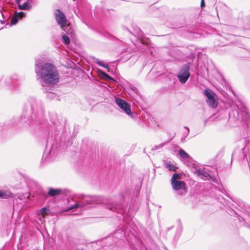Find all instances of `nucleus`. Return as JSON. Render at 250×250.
Instances as JSON below:
<instances>
[{
    "instance_id": "obj_11",
    "label": "nucleus",
    "mask_w": 250,
    "mask_h": 250,
    "mask_svg": "<svg viewBox=\"0 0 250 250\" xmlns=\"http://www.w3.org/2000/svg\"><path fill=\"white\" fill-rule=\"evenodd\" d=\"M107 208L112 211H116L119 213H123V206L121 204L112 205L107 206Z\"/></svg>"
},
{
    "instance_id": "obj_27",
    "label": "nucleus",
    "mask_w": 250,
    "mask_h": 250,
    "mask_svg": "<svg viewBox=\"0 0 250 250\" xmlns=\"http://www.w3.org/2000/svg\"><path fill=\"white\" fill-rule=\"evenodd\" d=\"M206 122H207V121H205V125H206Z\"/></svg>"
},
{
    "instance_id": "obj_5",
    "label": "nucleus",
    "mask_w": 250,
    "mask_h": 250,
    "mask_svg": "<svg viewBox=\"0 0 250 250\" xmlns=\"http://www.w3.org/2000/svg\"><path fill=\"white\" fill-rule=\"evenodd\" d=\"M189 70V66L187 64H184L180 69L177 77L181 83H185L188 80L190 76Z\"/></svg>"
},
{
    "instance_id": "obj_24",
    "label": "nucleus",
    "mask_w": 250,
    "mask_h": 250,
    "mask_svg": "<svg viewBox=\"0 0 250 250\" xmlns=\"http://www.w3.org/2000/svg\"><path fill=\"white\" fill-rule=\"evenodd\" d=\"M15 15L18 17L19 19H21L25 16V14L23 12L16 13Z\"/></svg>"
},
{
    "instance_id": "obj_13",
    "label": "nucleus",
    "mask_w": 250,
    "mask_h": 250,
    "mask_svg": "<svg viewBox=\"0 0 250 250\" xmlns=\"http://www.w3.org/2000/svg\"><path fill=\"white\" fill-rule=\"evenodd\" d=\"M204 93L207 98V100H210L216 97L214 92L209 88L205 89Z\"/></svg>"
},
{
    "instance_id": "obj_3",
    "label": "nucleus",
    "mask_w": 250,
    "mask_h": 250,
    "mask_svg": "<svg viewBox=\"0 0 250 250\" xmlns=\"http://www.w3.org/2000/svg\"><path fill=\"white\" fill-rule=\"evenodd\" d=\"M30 104L32 111V119L37 121L42 118L44 112L41 104L35 99H32L30 101Z\"/></svg>"
},
{
    "instance_id": "obj_7",
    "label": "nucleus",
    "mask_w": 250,
    "mask_h": 250,
    "mask_svg": "<svg viewBox=\"0 0 250 250\" xmlns=\"http://www.w3.org/2000/svg\"><path fill=\"white\" fill-rule=\"evenodd\" d=\"M172 187L173 189L180 191L178 194L180 195H185L187 191L185 188V183L182 181H175L174 182H171Z\"/></svg>"
},
{
    "instance_id": "obj_4",
    "label": "nucleus",
    "mask_w": 250,
    "mask_h": 250,
    "mask_svg": "<svg viewBox=\"0 0 250 250\" xmlns=\"http://www.w3.org/2000/svg\"><path fill=\"white\" fill-rule=\"evenodd\" d=\"M232 116L234 118L238 121H247L249 118L247 109L245 107L237 108L233 110L230 115V119L232 118Z\"/></svg>"
},
{
    "instance_id": "obj_20",
    "label": "nucleus",
    "mask_w": 250,
    "mask_h": 250,
    "mask_svg": "<svg viewBox=\"0 0 250 250\" xmlns=\"http://www.w3.org/2000/svg\"><path fill=\"white\" fill-rule=\"evenodd\" d=\"M181 175L178 173H175L172 175L171 178V182H174L178 181L177 179L180 178Z\"/></svg>"
},
{
    "instance_id": "obj_17",
    "label": "nucleus",
    "mask_w": 250,
    "mask_h": 250,
    "mask_svg": "<svg viewBox=\"0 0 250 250\" xmlns=\"http://www.w3.org/2000/svg\"><path fill=\"white\" fill-rule=\"evenodd\" d=\"M179 153L180 156L182 158L186 159V158H188L189 157V155L182 149H180L179 150Z\"/></svg>"
},
{
    "instance_id": "obj_23",
    "label": "nucleus",
    "mask_w": 250,
    "mask_h": 250,
    "mask_svg": "<svg viewBox=\"0 0 250 250\" xmlns=\"http://www.w3.org/2000/svg\"><path fill=\"white\" fill-rule=\"evenodd\" d=\"M166 143H162L158 146H155L154 148H152V150H157L162 148L165 145Z\"/></svg>"
},
{
    "instance_id": "obj_25",
    "label": "nucleus",
    "mask_w": 250,
    "mask_h": 250,
    "mask_svg": "<svg viewBox=\"0 0 250 250\" xmlns=\"http://www.w3.org/2000/svg\"><path fill=\"white\" fill-rule=\"evenodd\" d=\"M103 75L105 78H106L107 79L111 80L113 81L114 80L110 76H109L105 73H103Z\"/></svg>"
},
{
    "instance_id": "obj_14",
    "label": "nucleus",
    "mask_w": 250,
    "mask_h": 250,
    "mask_svg": "<svg viewBox=\"0 0 250 250\" xmlns=\"http://www.w3.org/2000/svg\"><path fill=\"white\" fill-rule=\"evenodd\" d=\"M207 102L208 105L213 108H215L217 106L218 102L216 97L210 100H207Z\"/></svg>"
},
{
    "instance_id": "obj_18",
    "label": "nucleus",
    "mask_w": 250,
    "mask_h": 250,
    "mask_svg": "<svg viewBox=\"0 0 250 250\" xmlns=\"http://www.w3.org/2000/svg\"><path fill=\"white\" fill-rule=\"evenodd\" d=\"M48 211L46 208H43L39 211V214L42 215L43 217H44L45 215L48 214Z\"/></svg>"
},
{
    "instance_id": "obj_1",
    "label": "nucleus",
    "mask_w": 250,
    "mask_h": 250,
    "mask_svg": "<svg viewBox=\"0 0 250 250\" xmlns=\"http://www.w3.org/2000/svg\"><path fill=\"white\" fill-rule=\"evenodd\" d=\"M35 71L37 79L40 80L42 86H52L60 81L58 71L55 65L51 63H42L41 61H37Z\"/></svg>"
},
{
    "instance_id": "obj_16",
    "label": "nucleus",
    "mask_w": 250,
    "mask_h": 250,
    "mask_svg": "<svg viewBox=\"0 0 250 250\" xmlns=\"http://www.w3.org/2000/svg\"><path fill=\"white\" fill-rule=\"evenodd\" d=\"M166 167L168 168L169 170L175 171H176V169L178 168V167L174 166L173 164H170V163H168L167 162L165 163Z\"/></svg>"
},
{
    "instance_id": "obj_9",
    "label": "nucleus",
    "mask_w": 250,
    "mask_h": 250,
    "mask_svg": "<svg viewBox=\"0 0 250 250\" xmlns=\"http://www.w3.org/2000/svg\"><path fill=\"white\" fill-rule=\"evenodd\" d=\"M195 173L204 180H209L212 179V176L209 173L208 169L205 167L196 169Z\"/></svg>"
},
{
    "instance_id": "obj_22",
    "label": "nucleus",
    "mask_w": 250,
    "mask_h": 250,
    "mask_svg": "<svg viewBox=\"0 0 250 250\" xmlns=\"http://www.w3.org/2000/svg\"><path fill=\"white\" fill-rule=\"evenodd\" d=\"M96 63L99 65V66H102L104 68H108V66L107 64H104V63H102V62L100 61L99 60H97V61H96Z\"/></svg>"
},
{
    "instance_id": "obj_12",
    "label": "nucleus",
    "mask_w": 250,
    "mask_h": 250,
    "mask_svg": "<svg viewBox=\"0 0 250 250\" xmlns=\"http://www.w3.org/2000/svg\"><path fill=\"white\" fill-rule=\"evenodd\" d=\"M14 194L8 190L2 191L0 190V198L7 199L8 198H13Z\"/></svg>"
},
{
    "instance_id": "obj_28",
    "label": "nucleus",
    "mask_w": 250,
    "mask_h": 250,
    "mask_svg": "<svg viewBox=\"0 0 250 250\" xmlns=\"http://www.w3.org/2000/svg\"><path fill=\"white\" fill-rule=\"evenodd\" d=\"M189 129L188 128V133H189Z\"/></svg>"
},
{
    "instance_id": "obj_8",
    "label": "nucleus",
    "mask_w": 250,
    "mask_h": 250,
    "mask_svg": "<svg viewBox=\"0 0 250 250\" xmlns=\"http://www.w3.org/2000/svg\"><path fill=\"white\" fill-rule=\"evenodd\" d=\"M55 19L61 28H63L67 24V19L65 15L60 10L57 9L55 12Z\"/></svg>"
},
{
    "instance_id": "obj_6",
    "label": "nucleus",
    "mask_w": 250,
    "mask_h": 250,
    "mask_svg": "<svg viewBox=\"0 0 250 250\" xmlns=\"http://www.w3.org/2000/svg\"><path fill=\"white\" fill-rule=\"evenodd\" d=\"M115 102L119 107L129 116H132V113L130 105L124 100L116 97Z\"/></svg>"
},
{
    "instance_id": "obj_2",
    "label": "nucleus",
    "mask_w": 250,
    "mask_h": 250,
    "mask_svg": "<svg viewBox=\"0 0 250 250\" xmlns=\"http://www.w3.org/2000/svg\"><path fill=\"white\" fill-rule=\"evenodd\" d=\"M76 199L78 200L75 201V203L74 204H72L74 202L73 199L68 200L69 210L78 207L86 208L88 205L99 204L101 202L100 198L97 196L79 195L77 197H75V199Z\"/></svg>"
},
{
    "instance_id": "obj_26",
    "label": "nucleus",
    "mask_w": 250,
    "mask_h": 250,
    "mask_svg": "<svg viewBox=\"0 0 250 250\" xmlns=\"http://www.w3.org/2000/svg\"><path fill=\"white\" fill-rule=\"evenodd\" d=\"M205 2H204V0H201V7H205Z\"/></svg>"
},
{
    "instance_id": "obj_21",
    "label": "nucleus",
    "mask_w": 250,
    "mask_h": 250,
    "mask_svg": "<svg viewBox=\"0 0 250 250\" xmlns=\"http://www.w3.org/2000/svg\"><path fill=\"white\" fill-rule=\"evenodd\" d=\"M62 38L64 43L66 44H69L70 43V39L67 36L64 35H63Z\"/></svg>"
},
{
    "instance_id": "obj_15",
    "label": "nucleus",
    "mask_w": 250,
    "mask_h": 250,
    "mask_svg": "<svg viewBox=\"0 0 250 250\" xmlns=\"http://www.w3.org/2000/svg\"><path fill=\"white\" fill-rule=\"evenodd\" d=\"M61 190L60 189H53L50 188L48 194L50 196H54L58 195L61 193Z\"/></svg>"
},
{
    "instance_id": "obj_10",
    "label": "nucleus",
    "mask_w": 250,
    "mask_h": 250,
    "mask_svg": "<svg viewBox=\"0 0 250 250\" xmlns=\"http://www.w3.org/2000/svg\"><path fill=\"white\" fill-rule=\"evenodd\" d=\"M28 0H16L20 9L28 10L32 7L31 4L28 2Z\"/></svg>"
},
{
    "instance_id": "obj_19",
    "label": "nucleus",
    "mask_w": 250,
    "mask_h": 250,
    "mask_svg": "<svg viewBox=\"0 0 250 250\" xmlns=\"http://www.w3.org/2000/svg\"><path fill=\"white\" fill-rule=\"evenodd\" d=\"M18 17L15 14L11 19V24L14 25L16 24L18 21Z\"/></svg>"
}]
</instances>
